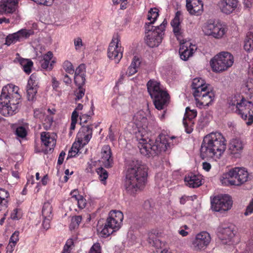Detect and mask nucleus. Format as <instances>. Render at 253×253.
Masks as SVG:
<instances>
[{"mask_svg": "<svg viewBox=\"0 0 253 253\" xmlns=\"http://www.w3.org/2000/svg\"><path fill=\"white\" fill-rule=\"evenodd\" d=\"M19 88L12 84L2 87L0 95V112L4 117L11 116L19 111L21 95Z\"/></svg>", "mask_w": 253, "mask_h": 253, "instance_id": "obj_3", "label": "nucleus"}, {"mask_svg": "<svg viewBox=\"0 0 253 253\" xmlns=\"http://www.w3.org/2000/svg\"><path fill=\"white\" fill-rule=\"evenodd\" d=\"M101 161L106 168H109L113 162L110 147L104 145L101 149Z\"/></svg>", "mask_w": 253, "mask_h": 253, "instance_id": "obj_22", "label": "nucleus"}, {"mask_svg": "<svg viewBox=\"0 0 253 253\" xmlns=\"http://www.w3.org/2000/svg\"><path fill=\"white\" fill-rule=\"evenodd\" d=\"M181 14L180 11H177L174 19L171 22V25L173 28V31L176 36L181 34V28L180 27V21L179 16Z\"/></svg>", "mask_w": 253, "mask_h": 253, "instance_id": "obj_29", "label": "nucleus"}, {"mask_svg": "<svg viewBox=\"0 0 253 253\" xmlns=\"http://www.w3.org/2000/svg\"><path fill=\"white\" fill-rule=\"evenodd\" d=\"M230 107L236 113L241 115L245 121L247 125H251L253 122V104L251 102L243 98L240 102L236 100L229 103Z\"/></svg>", "mask_w": 253, "mask_h": 253, "instance_id": "obj_9", "label": "nucleus"}, {"mask_svg": "<svg viewBox=\"0 0 253 253\" xmlns=\"http://www.w3.org/2000/svg\"><path fill=\"white\" fill-rule=\"evenodd\" d=\"M89 253H101L100 244L98 243H95L91 247Z\"/></svg>", "mask_w": 253, "mask_h": 253, "instance_id": "obj_57", "label": "nucleus"}, {"mask_svg": "<svg viewBox=\"0 0 253 253\" xmlns=\"http://www.w3.org/2000/svg\"><path fill=\"white\" fill-rule=\"evenodd\" d=\"M15 33L17 35L19 42L23 41L29 38L31 36L33 35L34 33V31L33 30L26 29H21Z\"/></svg>", "mask_w": 253, "mask_h": 253, "instance_id": "obj_31", "label": "nucleus"}, {"mask_svg": "<svg viewBox=\"0 0 253 253\" xmlns=\"http://www.w3.org/2000/svg\"><path fill=\"white\" fill-rule=\"evenodd\" d=\"M133 121L137 128L135 137L138 142V147L142 155L147 157H154L162 152L166 151L169 147V144L165 135H160L159 138L156 140L154 143L149 139L148 131H151L155 122L148 108L146 112L143 110L137 112L134 115Z\"/></svg>", "mask_w": 253, "mask_h": 253, "instance_id": "obj_1", "label": "nucleus"}, {"mask_svg": "<svg viewBox=\"0 0 253 253\" xmlns=\"http://www.w3.org/2000/svg\"><path fill=\"white\" fill-rule=\"evenodd\" d=\"M238 3V0H220L218 6L222 12L230 14L237 8Z\"/></svg>", "mask_w": 253, "mask_h": 253, "instance_id": "obj_20", "label": "nucleus"}, {"mask_svg": "<svg viewBox=\"0 0 253 253\" xmlns=\"http://www.w3.org/2000/svg\"><path fill=\"white\" fill-rule=\"evenodd\" d=\"M226 148V140L222 134L218 132H211L204 137L201 147V155L203 157L218 159Z\"/></svg>", "mask_w": 253, "mask_h": 253, "instance_id": "obj_4", "label": "nucleus"}, {"mask_svg": "<svg viewBox=\"0 0 253 253\" xmlns=\"http://www.w3.org/2000/svg\"><path fill=\"white\" fill-rule=\"evenodd\" d=\"M91 137L88 134H85L81 131L79 130L77 135V140L80 143L82 147H84L87 144L91 139Z\"/></svg>", "mask_w": 253, "mask_h": 253, "instance_id": "obj_33", "label": "nucleus"}, {"mask_svg": "<svg viewBox=\"0 0 253 253\" xmlns=\"http://www.w3.org/2000/svg\"><path fill=\"white\" fill-rule=\"evenodd\" d=\"M147 176V168L136 159L128 163L126 173L125 188L130 195H133L141 191L145 186Z\"/></svg>", "mask_w": 253, "mask_h": 253, "instance_id": "obj_2", "label": "nucleus"}, {"mask_svg": "<svg viewBox=\"0 0 253 253\" xmlns=\"http://www.w3.org/2000/svg\"><path fill=\"white\" fill-rule=\"evenodd\" d=\"M149 243L152 246L157 248L161 247V243L160 241L152 233L149 234L148 239Z\"/></svg>", "mask_w": 253, "mask_h": 253, "instance_id": "obj_40", "label": "nucleus"}, {"mask_svg": "<svg viewBox=\"0 0 253 253\" xmlns=\"http://www.w3.org/2000/svg\"><path fill=\"white\" fill-rule=\"evenodd\" d=\"M78 150H75L74 149H73V148L71 147V149L68 152L67 159L75 157L78 154Z\"/></svg>", "mask_w": 253, "mask_h": 253, "instance_id": "obj_61", "label": "nucleus"}, {"mask_svg": "<svg viewBox=\"0 0 253 253\" xmlns=\"http://www.w3.org/2000/svg\"><path fill=\"white\" fill-rule=\"evenodd\" d=\"M85 89L83 86L78 87L75 91V100H79L84 95Z\"/></svg>", "mask_w": 253, "mask_h": 253, "instance_id": "obj_45", "label": "nucleus"}, {"mask_svg": "<svg viewBox=\"0 0 253 253\" xmlns=\"http://www.w3.org/2000/svg\"><path fill=\"white\" fill-rule=\"evenodd\" d=\"M19 232L18 231H15L11 236L8 246H10L11 248L14 247L17 242L19 241Z\"/></svg>", "mask_w": 253, "mask_h": 253, "instance_id": "obj_41", "label": "nucleus"}, {"mask_svg": "<svg viewBox=\"0 0 253 253\" xmlns=\"http://www.w3.org/2000/svg\"><path fill=\"white\" fill-rule=\"evenodd\" d=\"M65 156V153L63 151H62L60 153L59 156L58 157V162H57V163L58 165H60L63 163Z\"/></svg>", "mask_w": 253, "mask_h": 253, "instance_id": "obj_62", "label": "nucleus"}, {"mask_svg": "<svg viewBox=\"0 0 253 253\" xmlns=\"http://www.w3.org/2000/svg\"><path fill=\"white\" fill-rule=\"evenodd\" d=\"M19 0H6L0 2V14L12 13L18 8Z\"/></svg>", "mask_w": 253, "mask_h": 253, "instance_id": "obj_18", "label": "nucleus"}, {"mask_svg": "<svg viewBox=\"0 0 253 253\" xmlns=\"http://www.w3.org/2000/svg\"><path fill=\"white\" fill-rule=\"evenodd\" d=\"M19 62L24 71L27 74H29L31 72V69L33 65V62L28 59L20 58Z\"/></svg>", "mask_w": 253, "mask_h": 253, "instance_id": "obj_32", "label": "nucleus"}, {"mask_svg": "<svg viewBox=\"0 0 253 253\" xmlns=\"http://www.w3.org/2000/svg\"><path fill=\"white\" fill-rule=\"evenodd\" d=\"M203 168L207 171H209L211 169V165L208 162H204L202 164Z\"/></svg>", "mask_w": 253, "mask_h": 253, "instance_id": "obj_64", "label": "nucleus"}, {"mask_svg": "<svg viewBox=\"0 0 253 253\" xmlns=\"http://www.w3.org/2000/svg\"><path fill=\"white\" fill-rule=\"evenodd\" d=\"M22 217V213L20 209H15L11 213L10 217L13 220H18Z\"/></svg>", "mask_w": 253, "mask_h": 253, "instance_id": "obj_51", "label": "nucleus"}, {"mask_svg": "<svg viewBox=\"0 0 253 253\" xmlns=\"http://www.w3.org/2000/svg\"><path fill=\"white\" fill-rule=\"evenodd\" d=\"M53 118L50 116H46L42 120V125L45 129H48L51 126Z\"/></svg>", "mask_w": 253, "mask_h": 253, "instance_id": "obj_43", "label": "nucleus"}, {"mask_svg": "<svg viewBox=\"0 0 253 253\" xmlns=\"http://www.w3.org/2000/svg\"><path fill=\"white\" fill-rule=\"evenodd\" d=\"M194 96L197 106L203 108L211 104L214 98V93L207 87L200 92L197 91Z\"/></svg>", "mask_w": 253, "mask_h": 253, "instance_id": "obj_13", "label": "nucleus"}, {"mask_svg": "<svg viewBox=\"0 0 253 253\" xmlns=\"http://www.w3.org/2000/svg\"><path fill=\"white\" fill-rule=\"evenodd\" d=\"M192 88L193 90V95L196 94L197 91L200 92L208 87V85L205 84V81L201 78H196L193 79L192 84Z\"/></svg>", "mask_w": 253, "mask_h": 253, "instance_id": "obj_26", "label": "nucleus"}, {"mask_svg": "<svg viewBox=\"0 0 253 253\" xmlns=\"http://www.w3.org/2000/svg\"><path fill=\"white\" fill-rule=\"evenodd\" d=\"M253 212V198L250 202L249 205L247 207L246 211L245 212V215H248Z\"/></svg>", "mask_w": 253, "mask_h": 253, "instance_id": "obj_59", "label": "nucleus"}, {"mask_svg": "<svg viewBox=\"0 0 253 253\" xmlns=\"http://www.w3.org/2000/svg\"><path fill=\"white\" fill-rule=\"evenodd\" d=\"M211 209L215 211H226L232 206V201L230 196L224 195L214 197L211 201Z\"/></svg>", "mask_w": 253, "mask_h": 253, "instance_id": "obj_14", "label": "nucleus"}, {"mask_svg": "<svg viewBox=\"0 0 253 253\" xmlns=\"http://www.w3.org/2000/svg\"><path fill=\"white\" fill-rule=\"evenodd\" d=\"M246 87L251 93H253V79H248L246 83Z\"/></svg>", "mask_w": 253, "mask_h": 253, "instance_id": "obj_58", "label": "nucleus"}, {"mask_svg": "<svg viewBox=\"0 0 253 253\" xmlns=\"http://www.w3.org/2000/svg\"><path fill=\"white\" fill-rule=\"evenodd\" d=\"M220 238L222 240H230L234 236V226L230 224L227 226H222L219 228Z\"/></svg>", "mask_w": 253, "mask_h": 253, "instance_id": "obj_24", "label": "nucleus"}, {"mask_svg": "<svg viewBox=\"0 0 253 253\" xmlns=\"http://www.w3.org/2000/svg\"><path fill=\"white\" fill-rule=\"evenodd\" d=\"M234 62L232 54L228 52H222L215 55L210 61L212 71L220 72L226 70Z\"/></svg>", "mask_w": 253, "mask_h": 253, "instance_id": "obj_10", "label": "nucleus"}, {"mask_svg": "<svg viewBox=\"0 0 253 253\" xmlns=\"http://www.w3.org/2000/svg\"><path fill=\"white\" fill-rule=\"evenodd\" d=\"M80 130L85 134H88L89 136L92 137V128L90 126L87 125L82 126Z\"/></svg>", "mask_w": 253, "mask_h": 253, "instance_id": "obj_54", "label": "nucleus"}, {"mask_svg": "<svg viewBox=\"0 0 253 253\" xmlns=\"http://www.w3.org/2000/svg\"><path fill=\"white\" fill-rule=\"evenodd\" d=\"M245 146L244 142L240 138H233L230 140L229 151L235 157H239Z\"/></svg>", "mask_w": 253, "mask_h": 253, "instance_id": "obj_17", "label": "nucleus"}, {"mask_svg": "<svg viewBox=\"0 0 253 253\" xmlns=\"http://www.w3.org/2000/svg\"><path fill=\"white\" fill-rule=\"evenodd\" d=\"M85 68L84 64H81L76 69L75 75L85 76Z\"/></svg>", "mask_w": 253, "mask_h": 253, "instance_id": "obj_55", "label": "nucleus"}, {"mask_svg": "<svg viewBox=\"0 0 253 253\" xmlns=\"http://www.w3.org/2000/svg\"><path fill=\"white\" fill-rule=\"evenodd\" d=\"M197 116V111L195 110H191L189 107H187L185 109V113L183 119L188 122H193L192 120Z\"/></svg>", "mask_w": 253, "mask_h": 253, "instance_id": "obj_38", "label": "nucleus"}, {"mask_svg": "<svg viewBox=\"0 0 253 253\" xmlns=\"http://www.w3.org/2000/svg\"><path fill=\"white\" fill-rule=\"evenodd\" d=\"M73 245V241L72 239H69L65 245L62 253H70L71 246Z\"/></svg>", "mask_w": 253, "mask_h": 253, "instance_id": "obj_53", "label": "nucleus"}, {"mask_svg": "<svg viewBox=\"0 0 253 253\" xmlns=\"http://www.w3.org/2000/svg\"><path fill=\"white\" fill-rule=\"evenodd\" d=\"M63 68L69 74H73L74 72V69L72 64L68 61H65L63 64Z\"/></svg>", "mask_w": 253, "mask_h": 253, "instance_id": "obj_48", "label": "nucleus"}, {"mask_svg": "<svg viewBox=\"0 0 253 253\" xmlns=\"http://www.w3.org/2000/svg\"><path fill=\"white\" fill-rule=\"evenodd\" d=\"M42 227L45 230H47L50 228V222L52 217H42Z\"/></svg>", "mask_w": 253, "mask_h": 253, "instance_id": "obj_56", "label": "nucleus"}, {"mask_svg": "<svg viewBox=\"0 0 253 253\" xmlns=\"http://www.w3.org/2000/svg\"><path fill=\"white\" fill-rule=\"evenodd\" d=\"M9 196L7 191L0 188V211H4L8 207L7 199Z\"/></svg>", "mask_w": 253, "mask_h": 253, "instance_id": "obj_28", "label": "nucleus"}, {"mask_svg": "<svg viewBox=\"0 0 253 253\" xmlns=\"http://www.w3.org/2000/svg\"><path fill=\"white\" fill-rule=\"evenodd\" d=\"M42 213V217H52V207L50 203L45 202L43 204Z\"/></svg>", "mask_w": 253, "mask_h": 253, "instance_id": "obj_35", "label": "nucleus"}, {"mask_svg": "<svg viewBox=\"0 0 253 253\" xmlns=\"http://www.w3.org/2000/svg\"><path fill=\"white\" fill-rule=\"evenodd\" d=\"M159 16L158 13V10L156 8H151L150 10L148 11V15H147V19L150 22L149 23H146L145 26L146 25H149L151 24V25H152V24L154 23L155 20L157 19V17Z\"/></svg>", "mask_w": 253, "mask_h": 253, "instance_id": "obj_36", "label": "nucleus"}, {"mask_svg": "<svg viewBox=\"0 0 253 253\" xmlns=\"http://www.w3.org/2000/svg\"><path fill=\"white\" fill-rule=\"evenodd\" d=\"M52 87L53 89H57L59 85V83L58 81H57L55 77L52 78Z\"/></svg>", "mask_w": 253, "mask_h": 253, "instance_id": "obj_63", "label": "nucleus"}, {"mask_svg": "<svg viewBox=\"0 0 253 253\" xmlns=\"http://www.w3.org/2000/svg\"><path fill=\"white\" fill-rule=\"evenodd\" d=\"M74 45L76 50H80L82 47L84 46L81 37H76L74 39Z\"/></svg>", "mask_w": 253, "mask_h": 253, "instance_id": "obj_46", "label": "nucleus"}, {"mask_svg": "<svg viewBox=\"0 0 253 253\" xmlns=\"http://www.w3.org/2000/svg\"><path fill=\"white\" fill-rule=\"evenodd\" d=\"M53 57V53L51 51H48L46 54L42 56V58L40 60V65L41 67L47 71H50L53 67L54 64L55 63V60H52L50 61Z\"/></svg>", "mask_w": 253, "mask_h": 253, "instance_id": "obj_23", "label": "nucleus"}, {"mask_svg": "<svg viewBox=\"0 0 253 253\" xmlns=\"http://www.w3.org/2000/svg\"><path fill=\"white\" fill-rule=\"evenodd\" d=\"M123 47L121 46V38L118 34H115L108 48V57L118 63L123 57Z\"/></svg>", "mask_w": 253, "mask_h": 253, "instance_id": "obj_12", "label": "nucleus"}, {"mask_svg": "<svg viewBox=\"0 0 253 253\" xmlns=\"http://www.w3.org/2000/svg\"><path fill=\"white\" fill-rule=\"evenodd\" d=\"M97 172L99 175L100 180L102 182H105L108 176L107 171L103 168H101L98 169Z\"/></svg>", "mask_w": 253, "mask_h": 253, "instance_id": "obj_49", "label": "nucleus"}, {"mask_svg": "<svg viewBox=\"0 0 253 253\" xmlns=\"http://www.w3.org/2000/svg\"><path fill=\"white\" fill-rule=\"evenodd\" d=\"M227 30L228 28L226 25L211 21L207 22L203 27V31L205 35L215 39L223 37Z\"/></svg>", "mask_w": 253, "mask_h": 253, "instance_id": "obj_11", "label": "nucleus"}, {"mask_svg": "<svg viewBox=\"0 0 253 253\" xmlns=\"http://www.w3.org/2000/svg\"><path fill=\"white\" fill-rule=\"evenodd\" d=\"M82 219V217L80 215L73 217L71 220L70 227L73 226L74 228L78 227L79 225V224L81 223Z\"/></svg>", "mask_w": 253, "mask_h": 253, "instance_id": "obj_52", "label": "nucleus"}, {"mask_svg": "<svg viewBox=\"0 0 253 253\" xmlns=\"http://www.w3.org/2000/svg\"><path fill=\"white\" fill-rule=\"evenodd\" d=\"M38 88L26 86L27 98L29 101H34L36 99V94L37 93Z\"/></svg>", "mask_w": 253, "mask_h": 253, "instance_id": "obj_37", "label": "nucleus"}, {"mask_svg": "<svg viewBox=\"0 0 253 253\" xmlns=\"http://www.w3.org/2000/svg\"><path fill=\"white\" fill-rule=\"evenodd\" d=\"M15 133L18 137L24 138L27 135V132L24 126H19L17 127Z\"/></svg>", "mask_w": 253, "mask_h": 253, "instance_id": "obj_47", "label": "nucleus"}, {"mask_svg": "<svg viewBox=\"0 0 253 253\" xmlns=\"http://www.w3.org/2000/svg\"><path fill=\"white\" fill-rule=\"evenodd\" d=\"M17 42H18V40L16 33H14L12 34H9L6 37L5 44L9 46L11 44L15 43Z\"/></svg>", "mask_w": 253, "mask_h": 253, "instance_id": "obj_42", "label": "nucleus"}, {"mask_svg": "<svg viewBox=\"0 0 253 253\" xmlns=\"http://www.w3.org/2000/svg\"><path fill=\"white\" fill-rule=\"evenodd\" d=\"M186 8L191 15H199L203 11V3L201 0H186Z\"/></svg>", "mask_w": 253, "mask_h": 253, "instance_id": "obj_19", "label": "nucleus"}, {"mask_svg": "<svg viewBox=\"0 0 253 253\" xmlns=\"http://www.w3.org/2000/svg\"><path fill=\"white\" fill-rule=\"evenodd\" d=\"M140 61L139 59L134 56L130 65L129 66L127 71L126 72V74L128 76H131L133 75L137 72V69L139 66Z\"/></svg>", "mask_w": 253, "mask_h": 253, "instance_id": "obj_30", "label": "nucleus"}, {"mask_svg": "<svg viewBox=\"0 0 253 253\" xmlns=\"http://www.w3.org/2000/svg\"><path fill=\"white\" fill-rule=\"evenodd\" d=\"M74 82L78 87L83 86L85 82V76L75 75Z\"/></svg>", "mask_w": 253, "mask_h": 253, "instance_id": "obj_44", "label": "nucleus"}, {"mask_svg": "<svg viewBox=\"0 0 253 253\" xmlns=\"http://www.w3.org/2000/svg\"><path fill=\"white\" fill-rule=\"evenodd\" d=\"M196 49L195 45L189 42L183 41V42H181L179 50L181 59L184 61L187 60L193 55Z\"/></svg>", "mask_w": 253, "mask_h": 253, "instance_id": "obj_16", "label": "nucleus"}, {"mask_svg": "<svg viewBox=\"0 0 253 253\" xmlns=\"http://www.w3.org/2000/svg\"><path fill=\"white\" fill-rule=\"evenodd\" d=\"M147 87L155 108L158 110H162L167 107L169 95L163 89L160 83L155 80H150L147 83Z\"/></svg>", "mask_w": 253, "mask_h": 253, "instance_id": "obj_5", "label": "nucleus"}, {"mask_svg": "<svg viewBox=\"0 0 253 253\" xmlns=\"http://www.w3.org/2000/svg\"><path fill=\"white\" fill-rule=\"evenodd\" d=\"M183 124L185 127V131L189 134L191 133L193 130L192 128V125L194 124L193 122H188L185 119L183 120Z\"/></svg>", "mask_w": 253, "mask_h": 253, "instance_id": "obj_50", "label": "nucleus"}, {"mask_svg": "<svg viewBox=\"0 0 253 253\" xmlns=\"http://www.w3.org/2000/svg\"><path fill=\"white\" fill-rule=\"evenodd\" d=\"M211 240L210 234L207 232H202L196 235L193 242V245L196 250H201L206 248Z\"/></svg>", "mask_w": 253, "mask_h": 253, "instance_id": "obj_15", "label": "nucleus"}, {"mask_svg": "<svg viewBox=\"0 0 253 253\" xmlns=\"http://www.w3.org/2000/svg\"><path fill=\"white\" fill-rule=\"evenodd\" d=\"M27 86L34 87L36 88H39V78L36 74H32L28 81Z\"/></svg>", "mask_w": 253, "mask_h": 253, "instance_id": "obj_39", "label": "nucleus"}, {"mask_svg": "<svg viewBox=\"0 0 253 253\" xmlns=\"http://www.w3.org/2000/svg\"><path fill=\"white\" fill-rule=\"evenodd\" d=\"M167 24V21L164 20L159 26H153L149 24L145 26V41L148 46L157 47L161 43Z\"/></svg>", "mask_w": 253, "mask_h": 253, "instance_id": "obj_8", "label": "nucleus"}, {"mask_svg": "<svg viewBox=\"0 0 253 253\" xmlns=\"http://www.w3.org/2000/svg\"><path fill=\"white\" fill-rule=\"evenodd\" d=\"M78 191L74 190L71 192L72 197L71 198V201L73 202H77L78 207L80 209H84L85 205V200L83 198L82 195L77 194Z\"/></svg>", "mask_w": 253, "mask_h": 253, "instance_id": "obj_27", "label": "nucleus"}, {"mask_svg": "<svg viewBox=\"0 0 253 253\" xmlns=\"http://www.w3.org/2000/svg\"><path fill=\"white\" fill-rule=\"evenodd\" d=\"M90 119V115L84 114L80 116V124H85L87 122V120Z\"/></svg>", "mask_w": 253, "mask_h": 253, "instance_id": "obj_60", "label": "nucleus"}, {"mask_svg": "<svg viewBox=\"0 0 253 253\" xmlns=\"http://www.w3.org/2000/svg\"><path fill=\"white\" fill-rule=\"evenodd\" d=\"M123 217L124 215L121 211H111L105 224L97 229L100 235L102 237H106L118 230L121 226Z\"/></svg>", "mask_w": 253, "mask_h": 253, "instance_id": "obj_7", "label": "nucleus"}, {"mask_svg": "<svg viewBox=\"0 0 253 253\" xmlns=\"http://www.w3.org/2000/svg\"><path fill=\"white\" fill-rule=\"evenodd\" d=\"M185 182L187 185L191 188L198 187L202 185L200 176L192 173L185 177Z\"/></svg>", "mask_w": 253, "mask_h": 253, "instance_id": "obj_25", "label": "nucleus"}, {"mask_svg": "<svg viewBox=\"0 0 253 253\" xmlns=\"http://www.w3.org/2000/svg\"><path fill=\"white\" fill-rule=\"evenodd\" d=\"M220 179L224 185L240 186L250 180L251 178L246 169L236 167L224 173Z\"/></svg>", "mask_w": 253, "mask_h": 253, "instance_id": "obj_6", "label": "nucleus"}, {"mask_svg": "<svg viewBox=\"0 0 253 253\" xmlns=\"http://www.w3.org/2000/svg\"><path fill=\"white\" fill-rule=\"evenodd\" d=\"M244 49L247 51L253 50V35L251 32L247 34L245 40Z\"/></svg>", "mask_w": 253, "mask_h": 253, "instance_id": "obj_34", "label": "nucleus"}, {"mask_svg": "<svg viewBox=\"0 0 253 253\" xmlns=\"http://www.w3.org/2000/svg\"><path fill=\"white\" fill-rule=\"evenodd\" d=\"M41 139L42 143L47 148V152L53 149L56 142L54 136H51L49 132H42L41 134Z\"/></svg>", "mask_w": 253, "mask_h": 253, "instance_id": "obj_21", "label": "nucleus"}]
</instances>
